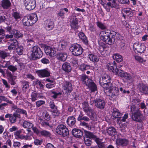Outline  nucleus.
I'll use <instances>...</instances> for the list:
<instances>
[{
	"mask_svg": "<svg viewBox=\"0 0 148 148\" xmlns=\"http://www.w3.org/2000/svg\"><path fill=\"white\" fill-rule=\"evenodd\" d=\"M79 77L83 84L88 86L90 88L92 91L94 92L97 90V88L95 84L86 75L82 74Z\"/></svg>",
	"mask_w": 148,
	"mask_h": 148,
	"instance_id": "obj_1",
	"label": "nucleus"
},
{
	"mask_svg": "<svg viewBox=\"0 0 148 148\" xmlns=\"http://www.w3.org/2000/svg\"><path fill=\"white\" fill-rule=\"evenodd\" d=\"M31 57L32 60H37L42 56V52L40 48L37 46H35L33 47Z\"/></svg>",
	"mask_w": 148,
	"mask_h": 148,
	"instance_id": "obj_2",
	"label": "nucleus"
},
{
	"mask_svg": "<svg viewBox=\"0 0 148 148\" xmlns=\"http://www.w3.org/2000/svg\"><path fill=\"white\" fill-rule=\"evenodd\" d=\"M72 54L75 56L81 55L83 51V49L79 44L71 46L69 48Z\"/></svg>",
	"mask_w": 148,
	"mask_h": 148,
	"instance_id": "obj_3",
	"label": "nucleus"
},
{
	"mask_svg": "<svg viewBox=\"0 0 148 148\" xmlns=\"http://www.w3.org/2000/svg\"><path fill=\"white\" fill-rule=\"evenodd\" d=\"M110 34V36L108 37L107 38H106V39H105L102 40L103 42L109 45H111L114 43L115 42V36L119 38V36H120L119 33L113 31H111ZM117 38L118 39V38Z\"/></svg>",
	"mask_w": 148,
	"mask_h": 148,
	"instance_id": "obj_4",
	"label": "nucleus"
},
{
	"mask_svg": "<svg viewBox=\"0 0 148 148\" xmlns=\"http://www.w3.org/2000/svg\"><path fill=\"white\" fill-rule=\"evenodd\" d=\"M132 119L134 121L141 123L145 120V117L141 111L132 114Z\"/></svg>",
	"mask_w": 148,
	"mask_h": 148,
	"instance_id": "obj_5",
	"label": "nucleus"
},
{
	"mask_svg": "<svg viewBox=\"0 0 148 148\" xmlns=\"http://www.w3.org/2000/svg\"><path fill=\"white\" fill-rule=\"evenodd\" d=\"M62 88L63 89V93L66 95H69L73 90L72 85L69 82L66 81L63 83Z\"/></svg>",
	"mask_w": 148,
	"mask_h": 148,
	"instance_id": "obj_6",
	"label": "nucleus"
},
{
	"mask_svg": "<svg viewBox=\"0 0 148 148\" xmlns=\"http://www.w3.org/2000/svg\"><path fill=\"white\" fill-rule=\"evenodd\" d=\"M108 95L111 97L112 98H115L119 95V90L118 88L112 86L106 90H105Z\"/></svg>",
	"mask_w": 148,
	"mask_h": 148,
	"instance_id": "obj_7",
	"label": "nucleus"
},
{
	"mask_svg": "<svg viewBox=\"0 0 148 148\" xmlns=\"http://www.w3.org/2000/svg\"><path fill=\"white\" fill-rule=\"evenodd\" d=\"M23 3L26 9L28 10H33L36 6L35 0H24Z\"/></svg>",
	"mask_w": 148,
	"mask_h": 148,
	"instance_id": "obj_8",
	"label": "nucleus"
},
{
	"mask_svg": "<svg viewBox=\"0 0 148 148\" xmlns=\"http://www.w3.org/2000/svg\"><path fill=\"white\" fill-rule=\"evenodd\" d=\"M5 117L6 118H9L10 123L13 124L16 122L17 119H20L21 116L20 114L14 112L13 114H7L5 115Z\"/></svg>",
	"mask_w": 148,
	"mask_h": 148,
	"instance_id": "obj_9",
	"label": "nucleus"
},
{
	"mask_svg": "<svg viewBox=\"0 0 148 148\" xmlns=\"http://www.w3.org/2000/svg\"><path fill=\"white\" fill-rule=\"evenodd\" d=\"M44 51L47 55L51 57H53L56 56L57 49L55 47L52 48L50 46H46L45 47Z\"/></svg>",
	"mask_w": 148,
	"mask_h": 148,
	"instance_id": "obj_10",
	"label": "nucleus"
},
{
	"mask_svg": "<svg viewBox=\"0 0 148 148\" xmlns=\"http://www.w3.org/2000/svg\"><path fill=\"white\" fill-rule=\"evenodd\" d=\"M134 50L136 52H137L138 53L143 52L145 49V47L144 44L139 43H134L133 45Z\"/></svg>",
	"mask_w": 148,
	"mask_h": 148,
	"instance_id": "obj_11",
	"label": "nucleus"
},
{
	"mask_svg": "<svg viewBox=\"0 0 148 148\" xmlns=\"http://www.w3.org/2000/svg\"><path fill=\"white\" fill-rule=\"evenodd\" d=\"M49 106L51 108L50 111L52 114L55 116H58L60 113L57 109V107L55 104L54 102L50 101L49 103Z\"/></svg>",
	"mask_w": 148,
	"mask_h": 148,
	"instance_id": "obj_12",
	"label": "nucleus"
},
{
	"mask_svg": "<svg viewBox=\"0 0 148 148\" xmlns=\"http://www.w3.org/2000/svg\"><path fill=\"white\" fill-rule=\"evenodd\" d=\"M93 102L96 107L101 110L104 108L106 104L104 100L99 98L95 99Z\"/></svg>",
	"mask_w": 148,
	"mask_h": 148,
	"instance_id": "obj_13",
	"label": "nucleus"
},
{
	"mask_svg": "<svg viewBox=\"0 0 148 148\" xmlns=\"http://www.w3.org/2000/svg\"><path fill=\"white\" fill-rule=\"evenodd\" d=\"M8 77V82L12 85H15L16 84V77L13 75L9 71L6 72Z\"/></svg>",
	"mask_w": 148,
	"mask_h": 148,
	"instance_id": "obj_14",
	"label": "nucleus"
},
{
	"mask_svg": "<svg viewBox=\"0 0 148 148\" xmlns=\"http://www.w3.org/2000/svg\"><path fill=\"white\" fill-rule=\"evenodd\" d=\"M36 73L40 77H49L50 74V72L47 69L37 70Z\"/></svg>",
	"mask_w": 148,
	"mask_h": 148,
	"instance_id": "obj_15",
	"label": "nucleus"
},
{
	"mask_svg": "<svg viewBox=\"0 0 148 148\" xmlns=\"http://www.w3.org/2000/svg\"><path fill=\"white\" fill-rule=\"evenodd\" d=\"M138 88L139 91L142 93L148 95V86L143 83L138 84Z\"/></svg>",
	"mask_w": 148,
	"mask_h": 148,
	"instance_id": "obj_16",
	"label": "nucleus"
},
{
	"mask_svg": "<svg viewBox=\"0 0 148 148\" xmlns=\"http://www.w3.org/2000/svg\"><path fill=\"white\" fill-rule=\"evenodd\" d=\"M76 119L74 116H69L66 121L67 125L70 127H72L75 125Z\"/></svg>",
	"mask_w": 148,
	"mask_h": 148,
	"instance_id": "obj_17",
	"label": "nucleus"
},
{
	"mask_svg": "<svg viewBox=\"0 0 148 148\" xmlns=\"http://www.w3.org/2000/svg\"><path fill=\"white\" fill-rule=\"evenodd\" d=\"M128 140L125 138H119L116 140V144L122 147L126 146L128 144Z\"/></svg>",
	"mask_w": 148,
	"mask_h": 148,
	"instance_id": "obj_18",
	"label": "nucleus"
},
{
	"mask_svg": "<svg viewBox=\"0 0 148 148\" xmlns=\"http://www.w3.org/2000/svg\"><path fill=\"white\" fill-rule=\"evenodd\" d=\"M10 44L8 47V49L9 50H13L15 49L17 46L18 42L15 39H11L10 40Z\"/></svg>",
	"mask_w": 148,
	"mask_h": 148,
	"instance_id": "obj_19",
	"label": "nucleus"
},
{
	"mask_svg": "<svg viewBox=\"0 0 148 148\" xmlns=\"http://www.w3.org/2000/svg\"><path fill=\"white\" fill-rule=\"evenodd\" d=\"M43 97V96L40 95V93L34 91L31 93L30 99L32 101L34 102L37 100L38 98H42Z\"/></svg>",
	"mask_w": 148,
	"mask_h": 148,
	"instance_id": "obj_20",
	"label": "nucleus"
},
{
	"mask_svg": "<svg viewBox=\"0 0 148 148\" xmlns=\"http://www.w3.org/2000/svg\"><path fill=\"white\" fill-rule=\"evenodd\" d=\"M12 108L15 111L16 113L23 114L26 117L27 116V112L25 110L18 108L17 106L15 105L12 106Z\"/></svg>",
	"mask_w": 148,
	"mask_h": 148,
	"instance_id": "obj_21",
	"label": "nucleus"
},
{
	"mask_svg": "<svg viewBox=\"0 0 148 148\" xmlns=\"http://www.w3.org/2000/svg\"><path fill=\"white\" fill-rule=\"evenodd\" d=\"M84 132L85 134L84 136V138L87 139H90L91 140L92 139H93L95 140V141H96V139L98 138L92 132L87 131H85Z\"/></svg>",
	"mask_w": 148,
	"mask_h": 148,
	"instance_id": "obj_22",
	"label": "nucleus"
},
{
	"mask_svg": "<svg viewBox=\"0 0 148 148\" xmlns=\"http://www.w3.org/2000/svg\"><path fill=\"white\" fill-rule=\"evenodd\" d=\"M67 55L66 53L60 52L58 53L56 57L58 59L61 61H65L67 59Z\"/></svg>",
	"mask_w": 148,
	"mask_h": 148,
	"instance_id": "obj_23",
	"label": "nucleus"
},
{
	"mask_svg": "<svg viewBox=\"0 0 148 148\" xmlns=\"http://www.w3.org/2000/svg\"><path fill=\"white\" fill-rule=\"evenodd\" d=\"M32 25L38 21V18L35 13L30 14L27 15Z\"/></svg>",
	"mask_w": 148,
	"mask_h": 148,
	"instance_id": "obj_24",
	"label": "nucleus"
},
{
	"mask_svg": "<svg viewBox=\"0 0 148 148\" xmlns=\"http://www.w3.org/2000/svg\"><path fill=\"white\" fill-rule=\"evenodd\" d=\"M72 133L74 137L77 138H80L83 135V132L81 130L75 128L72 130Z\"/></svg>",
	"mask_w": 148,
	"mask_h": 148,
	"instance_id": "obj_25",
	"label": "nucleus"
},
{
	"mask_svg": "<svg viewBox=\"0 0 148 148\" xmlns=\"http://www.w3.org/2000/svg\"><path fill=\"white\" fill-rule=\"evenodd\" d=\"M105 81L100 80L99 83L101 86L106 90L111 88L112 86V84L111 82Z\"/></svg>",
	"mask_w": 148,
	"mask_h": 148,
	"instance_id": "obj_26",
	"label": "nucleus"
},
{
	"mask_svg": "<svg viewBox=\"0 0 148 148\" xmlns=\"http://www.w3.org/2000/svg\"><path fill=\"white\" fill-rule=\"evenodd\" d=\"M122 13H123V16L125 17V15L129 16L131 17L133 15V11L130 8H126L123 9Z\"/></svg>",
	"mask_w": 148,
	"mask_h": 148,
	"instance_id": "obj_27",
	"label": "nucleus"
},
{
	"mask_svg": "<svg viewBox=\"0 0 148 148\" xmlns=\"http://www.w3.org/2000/svg\"><path fill=\"white\" fill-rule=\"evenodd\" d=\"M111 31H103L101 32L100 34V36L101 39L103 40L107 38L110 36Z\"/></svg>",
	"mask_w": 148,
	"mask_h": 148,
	"instance_id": "obj_28",
	"label": "nucleus"
},
{
	"mask_svg": "<svg viewBox=\"0 0 148 148\" xmlns=\"http://www.w3.org/2000/svg\"><path fill=\"white\" fill-rule=\"evenodd\" d=\"M70 22L72 29L75 30L78 28L79 26L78 25V21L77 18H73L71 19Z\"/></svg>",
	"mask_w": 148,
	"mask_h": 148,
	"instance_id": "obj_29",
	"label": "nucleus"
},
{
	"mask_svg": "<svg viewBox=\"0 0 148 148\" xmlns=\"http://www.w3.org/2000/svg\"><path fill=\"white\" fill-rule=\"evenodd\" d=\"M103 7L105 9L107 12H109L111 8H114L116 7V5L110 2H108L107 3H104L103 5Z\"/></svg>",
	"mask_w": 148,
	"mask_h": 148,
	"instance_id": "obj_30",
	"label": "nucleus"
},
{
	"mask_svg": "<svg viewBox=\"0 0 148 148\" xmlns=\"http://www.w3.org/2000/svg\"><path fill=\"white\" fill-rule=\"evenodd\" d=\"M67 45V42L66 41L64 40H62L60 42L58 43V47H55V48H56L57 49V51L59 50H64L66 47Z\"/></svg>",
	"mask_w": 148,
	"mask_h": 148,
	"instance_id": "obj_31",
	"label": "nucleus"
},
{
	"mask_svg": "<svg viewBox=\"0 0 148 148\" xmlns=\"http://www.w3.org/2000/svg\"><path fill=\"white\" fill-rule=\"evenodd\" d=\"M46 27L47 29L49 30H51L54 27V23L53 20L52 19H49L46 21Z\"/></svg>",
	"mask_w": 148,
	"mask_h": 148,
	"instance_id": "obj_32",
	"label": "nucleus"
},
{
	"mask_svg": "<svg viewBox=\"0 0 148 148\" xmlns=\"http://www.w3.org/2000/svg\"><path fill=\"white\" fill-rule=\"evenodd\" d=\"M11 5L10 0H3L1 1V5L3 9H8Z\"/></svg>",
	"mask_w": 148,
	"mask_h": 148,
	"instance_id": "obj_33",
	"label": "nucleus"
},
{
	"mask_svg": "<svg viewBox=\"0 0 148 148\" xmlns=\"http://www.w3.org/2000/svg\"><path fill=\"white\" fill-rule=\"evenodd\" d=\"M62 70L66 72H70L71 70V67L69 63L65 62L62 65Z\"/></svg>",
	"mask_w": 148,
	"mask_h": 148,
	"instance_id": "obj_34",
	"label": "nucleus"
},
{
	"mask_svg": "<svg viewBox=\"0 0 148 148\" xmlns=\"http://www.w3.org/2000/svg\"><path fill=\"white\" fill-rule=\"evenodd\" d=\"M88 57L90 61L94 62H97L99 60V58L94 53L89 54L88 55Z\"/></svg>",
	"mask_w": 148,
	"mask_h": 148,
	"instance_id": "obj_35",
	"label": "nucleus"
},
{
	"mask_svg": "<svg viewBox=\"0 0 148 148\" xmlns=\"http://www.w3.org/2000/svg\"><path fill=\"white\" fill-rule=\"evenodd\" d=\"M22 126L25 128L29 129L34 126V124L30 121L25 120L24 121Z\"/></svg>",
	"mask_w": 148,
	"mask_h": 148,
	"instance_id": "obj_36",
	"label": "nucleus"
},
{
	"mask_svg": "<svg viewBox=\"0 0 148 148\" xmlns=\"http://www.w3.org/2000/svg\"><path fill=\"white\" fill-rule=\"evenodd\" d=\"M106 130L107 133L110 136H113L116 134V130L113 127H109Z\"/></svg>",
	"mask_w": 148,
	"mask_h": 148,
	"instance_id": "obj_37",
	"label": "nucleus"
},
{
	"mask_svg": "<svg viewBox=\"0 0 148 148\" xmlns=\"http://www.w3.org/2000/svg\"><path fill=\"white\" fill-rule=\"evenodd\" d=\"M7 50V49H6L5 50H0V59H4L10 56V53L6 51Z\"/></svg>",
	"mask_w": 148,
	"mask_h": 148,
	"instance_id": "obj_38",
	"label": "nucleus"
},
{
	"mask_svg": "<svg viewBox=\"0 0 148 148\" xmlns=\"http://www.w3.org/2000/svg\"><path fill=\"white\" fill-rule=\"evenodd\" d=\"M66 126L63 124L59 125L56 129V133L60 135L62 133L63 131H64V128Z\"/></svg>",
	"mask_w": 148,
	"mask_h": 148,
	"instance_id": "obj_39",
	"label": "nucleus"
},
{
	"mask_svg": "<svg viewBox=\"0 0 148 148\" xmlns=\"http://www.w3.org/2000/svg\"><path fill=\"white\" fill-rule=\"evenodd\" d=\"M22 22L23 25L25 26H29L32 25L27 16L24 17Z\"/></svg>",
	"mask_w": 148,
	"mask_h": 148,
	"instance_id": "obj_40",
	"label": "nucleus"
},
{
	"mask_svg": "<svg viewBox=\"0 0 148 148\" xmlns=\"http://www.w3.org/2000/svg\"><path fill=\"white\" fill-rule=\"evenodd\" d=\"M23 90H26L29 87V82L24 80H21L20 82Z\"/></svg>",
	"mask_w": 148,
	"mask_h": 148,
	"instance_id": "obj_41",
	"label": "nucleus"
},
{
	"mask_svg": "<svg viewBox=\"0 0 148 148\" xmlns=\"http://www.w3.org/2000/svg\"><path fill=\"white\" fill-rule=\"evenodd\" d=\"M79 38L83 41L85 44L87 45L88 44L87 39L84 34L82 32H79Z\"/></svg>",
	"mask_w": 148,
	"mask_h": 148,
	"instance_id": "obj_42",
	"label": "nucleus"
},
{
	"mask_svg": "<svg viewBox=\"0 0 148 148\" xmlns=\"http://www.w3.org/2000/svg\"><path fill=\"white\" fill-rule=\"evenodd\" d=\"M112 57L114 60L118 62H121L123 60V58L122 56L119 54H114L113 56Z\"/></svg>",
	"mask_w": 148,
	"mask_h": 148,
	"instance_id": "obj_43",
	"label": "nucleus"
},
{
	"mask_svg": "<svg viewBox=\"0 0 148 148\" xmlns=\"http://www.w3.org/2000/svg\"><path fill=\"white\" fill-rule=\"evenodd\" d=\"M95 142L99 148H106L107 147L106 145L103 142H101V139L99 138L96 139Z\"/></svg>",
	"mask_w": 148,
	"mask_h": 148,
	"instance_id": "obj_44",
	"label": "nucleus"
},
{
	"mask_svg": "<svg viewBox=\"0 0 148 148\" xmlns=\"http://www.w3.org/2000/svg\"><path fill=\"white\" fill-rule=\"evenodd\" d=\"M77 120L79 121L83 120L85 121H88L90 119L87 117L84 116L83 114L81 113L79 115Z\"/></svg>",
	"mask_w": 148,
	"mask_h": 148,
	"instance_id": "obj_45",
	"label": "nucleus"
},
{
	"mask_svg": "<svg viewBox=\"0 0 148 148\" xmlns=\"http://www.w3.org/2000/svg\"><path fill=\"white\" fill-rule=\"evenodd\" d=\"M13 34L14 37L16 38H22L23 34L20 32L16 29H14V31H13Z\"/></svg>",
	"mask_w": 148,
	"mask_h": 148,
	"instance_id": "obj_46",
	"label": "nucleus"
},
{
	"mask_svg": "<svg viewBox=\"0 0 148 148\" xmlns=\"http://www.w3.org/2000/svg\"><path fill=\"white\" fill-rule=\"evenodd\" d=\"M41 135L46 137L51 138V133L45 130H43L40 131Z\"/></svg>",
	"mask_w": 148,
	"mask_h": 148,
	"instance_id": "obj_47",
	"label": "nucleus"
},
{
	"mask_svg": "<svg viewBox=\"0 0 148 148\" xmlns=\"http://www.w3.org/2000/svg\"><path fill=\"white\" fill-rule=\"evenodd\" d=\"M114 64H110L108 65V70L110 71H112L114 73H115V70L116 69H117L116 65V63L114 62Z\"/></svg>",
	"mask_w": 148,
	"mask_h": 148,
	"instance_id": "obj_48",
	"label": "nucleus"
},
{
	"mask_svg": "<svg viewBox=\"0 0 148 148\" xmlns=\"http://www.w3.org/2000/svg\"><path fill=\"white\" fill-rule=\"evenodd\" d=\"M89 114H88L87 115L89 117L90 119L93 121H97V117L96 114L95 113L94 111H93L91 112Z\"/></svg>",
	"mask_w": 148,
	"mask_h": 148,
	"instance_id": "obj_49",
	"label": "nucleus"
},
{
	"mask_svg": "<svg viewBox=\"0 0 148 148\" xmlns=\"http://www.w3.org/2000/svg\"><path fill=\"white\" fill-rule=\"evenodd\" d=\"M96 24L97 26L102 30L105 29L107 28V26L104 23L98 21L96 22Z\"/></svg>",
	"mask_w": 148,
	"mask_h": 148,
	"instance_id": "obj_50",
	"label": "nucleus"
},
{
	"mask_svg": "<svg viewBox=\"0 0 148 148\" xmlns=\"http://www.w3.org/2000/svg\"><path fill=\"white\" fill-rule=\"evenodd\" d=\"M112 114L113 117L115 118H118L121 117V114L119 112L118 110L116 109H114Z\"/></svg>",
	"mask_w": 148,
	"mask_h": 148,
	"instance_id": "obj_51",
	"label": "nucleus"
},
{
	"mask_svg": "<svg viewBox=\"0 0 148 148\" xmlns=\"http://www.w3.org/2000/svg\"><path fill=\"white\" fill-rule=\"evenodd\" d=\"M23 47L21 45L18 46L16 48V53L19 55H21L23 54Z\"/></svg>",
	"mask_w": 148,
	"mask_h": 148,
	"instance_id": "obj_52",
	"label": "nucleus"
},
{
	"mask_svg": "<svg viewBox=\"0 0 148 148\" xmlns=\"http://www.w3.org/2000/svg\"><path fill=\"white\" fill-rule=\"evenodd\" d=\"M64 131H63L62 133H61V136H62L63 137H67L69 135V132L68 129L65 126L64 129Z\"/></svg>",
	"mask_w": 148,
	"mask_h": 148,
	"instance_id": "obj_53",
	"label": "nucleus"
},
{
	"mask_svg": "<svg viewBox=\"0 0 148 148\" xmlns=\"http://www.w3.org/2000/svg\"><path fill=\"white\" fill-rule=\"evenodd\" d=\"M7 69L12 72L14 73L17 71V66L16 65H13L10 64Z\"/></svg>",
	"mask_w": 148,
	"mask_h": 148,
	"instance_id": "obj_54",
	"label": "nucleus"
},
{
	"mask_svg": "<svg viewBox=\"0 0 148 148\" xmlns=\"http://www.w3.org/2000/svg\"><path fill=\"white\" fill-rule=\"evenodd\" d=\"M115 72V73L116 75H118L121 77H123V75H124V74L125 73L123 71L119 69H116Z\"/></svg>",
	"mask_w": 148,
	"mask_h": 148,
	"instance_id": "obj_55",
	"label": "nucleus"
},
{
	"mask_svg": "<svg viewBox=\"0 0 148 148\" xmlns=\"http://www.w3.org/2000/svg\"><path fill=\"white\" fill-rule=\"evenodd\" d=\"M12 16L16 21L19 20L21 17L20 13L17 12H14L12 14Z\"/></svg>",
	"mask_w": 148,
	"mask_h": 148,
	"instance_id": "obj_56",
	"label": "nucleus"
},
{
	"mask_svg": "<svg viewBox=\"0 0 148 148\" xmlns=\"http://www.w3.org/2000/svg\"><path fill=\"white\" fill-rule=\"evenodd\" d=\"M130 108L131 111L132 112V114L140 111L139 109L136 108V106L134 105H132L131 106Z\"/></svg>",
	"mask_w": 148,
	"mask_h": 148,
	"instance_id": "obj_57",
	"label": "nucleus"
},
{
	"mask_svg": "<svg viewBox=\"0 0 148 148\" xmlns=\"http://www.w3.org/2000/svg\"><path fill=\"white\" fill-rule=\"evenodd\" d=\"M79 69L82 71H84L90 69V66L88 65H86L84 64L81 65L79 67Z\"/></svg>",
	"mask_w": 148,
	"mask_h": 148,
	"instance_id": "obj_58",
	"label": "nucleus"
},
{
	"mask_svg": "<svg viewBox=\"0 0 148 148\" xmlns=\"http://www.w3.org/2000/svg\"><path fill=\"white\" fill-rule=\"evenodd\" d=\"M134 57L135 59L140 63H143L146 61L145 60L138 56L135 55L134 56Z\"/></svg>",
	"mask_w": 148,
	"mask_h": 148,
	"instance_id": "obj_59",
	"label": "nucleus"
},
{
	"mask_svg": "<svg viewBox=\"0 0 148 148\" xmlns=\"http://www.w3.org/2000/svg\"><path fill=\"white\" fill-rule=\"evenodd\" d=\"M26 44L27 46H33L34 44V42L32 38H28L26 40Z\"/></svg>",
	"mask_w": 148,
	"mask_h": 148,
	"instance_id": "obj_60",
	"label": "nucleus"
},
{
	"mask_svg": "<svg viewBox=\"0 0 148 148\" xmlns=\"http://www.w3.org/2000/svg\"><path fill=\"white\" fill-rule=\"evenodd\" d=\"M101 80L105 81H108L109 82H110L111 79L109 76L107 75H104L102 77L101 79H100Z\"/></svg>",
	"mask_w": 148,
	"mask_h": 148,
	"instance_id": "obj_61",
	"label": "nucleus"
},
{
	"mask_svg": "<svg viewBox=\"0 0 148 148\" xmlns=\"http://www.w3.org/2000/svg\"><path fill=\"white\" fill-rule=\"evenodd\" d=\"M83 111L86 113L87 115L88 114L90 113L91 112L93 111L91 108L88 106V107L84 108L83 109Z\"/></svg>",
	"mask_w": 148,
	"mask_h": 148,
	"instance_id": "obj_62",
	"label": "nucleus"
},
{
	"mask_svg": "<svg viewBox=\"0 0 148 148\" xmlns=\"http://www.w3.org/2000/svg\"><path fill=\"white\" fill-rule=\"evenodd\" d=\"M43 116L44 119L47 121H49L50 119V116L47 111H45L43 112Z\"/></svg>",
	"mask_w": 148,
	"mask_h": 148,
	"instance_id": "obj_63",
	"label": "nucleus"
},
{
	"mask_svg": "<svg viewBox=\"0 0 148 148\" xmlns=\"http://www.w3.org/2000/svg\"><path fill=\"white\" fill-rule=\"evenodd\" d=\"M84 142L85 145L88 146H90L92 143L91 140L90 139H87L84 137Z\"/></svg>",
	"mask_w": 148,
	"mask_h": 148,
	"instance_id": "obj_64",
	"label": "nucleus"
}]
</instances>
